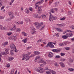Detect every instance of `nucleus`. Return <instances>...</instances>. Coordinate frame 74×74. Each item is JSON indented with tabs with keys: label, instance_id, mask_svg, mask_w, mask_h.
Here are the masks:
<instances>
[{
	"label": "nucleus",
	"instance_id": "f03ea898",
	"mask_svg": "<svg viewBox=\"0 0 74 74\" xmlns=\"http://www.w3.org/2000/svg\"><path fill=\"white\" fill-rule=\"evenodd\" d=\"M26 59V61L28 60L29 59V56H27V55L25 54H24L23 55L22 60Z\"/></svg>",
	"mask_w": 74,
	"mask_h": 74
},
{
	"label": "nucleus",
	"instance_id": "20e7f679",
	"mask_svg": "<svg viewBox=\"0 0 74 74\" xmlns=\"http://www.w3.org/2000/svg\"><path fill=\"white\" fill-rule=\"evenodd\" d=\"M36 71H38V72H39L40 73H44L45 71L44 69L40 67H38L36 69Z\"/></svg>",
	"mask_w": 74,
	"mask_h": 74
},
{
	"label": "nucleus",
	"instance_id": "0eeeda50",
	"mask_svg": "<svg viewBox=\"0 0 74 74\" xmlns=\"http://www.w3.org/2000/svg\"><path fill=\"white\" fill-rule=\"evenodd\" d=\"M49 46L50 48H53L54 47V45H53L52 44V43L50 42V43H48L47 44V46L48 47Z\"/></svg>",
	"mask_w": 74,
	"mask_h": 74
},
{
	"label": "nucleus",
	"instance_id": "b1692460",
	"mask_svg": "<svg viewBox=\"0 0 74 74\" xmlns=\"http://www.w3.org/2000/svg\"><path fill=\"white\" fill-rule=\"evenodd\" d=\"M43 19H45V17H46V15L45 14H42L41 15Z\"/></svg>",
	"mask_w": 74,
	"mask_h": 74
},
{
	"label": "nucleus",
	"instance_id": "052dcab7",
	"mask_svg": "<svg viewBox=\"0 0 74 74\" xmlns=\"http://www.w3.org/2000/svg\"><path fill=\"white\" fill-rule=\"evenodd\" d=\"M31 54V52H29L26 55H28V56L30 55Z\"/></svg>",
	"mask_w": 74,
	"mask_h": 74
},
{
	"label": "nucleus",
	"instance_id": "c85d7f7f",
	"mask_svg": "<svg viewBox=\"0 0 74 74\" xmlns=\"http://www.w3.org/2000/svg\"><path fill=\"white\" fill-rule=\"evenodd\" d=\"M42 12V10H38V12L39 14H41Z\"/></svg>",
	"mask_w": 74,
	"mask_h": 74
},
{
	"label": "nucleus",
	"instance_id": "bb28decb",
	"mask_svg": "<svg viewBox=\"0 0 74 74\" xmlns=\"http://www.w3.org/2000/svg\"><path fill=\"white\" fill-rule=\"evenodd\" d=\"M23 35H24L25 36H27V34L25 32H22L21 33Z\"/></svg>",
	"mask_w": 74,
	"mask_h": 74
},
{
	"label": "nucleus",
	"instance_id": "9d476101",
	"mask_svg": "<svg viewBox=\"0 0 74 74\" xmlns=\"http://www.w3.org/2000/svg\"><path fill=\"white\" fill-rule=\"evenodd\" d=\"M42 8V6H41L40 7L38 5H36L35 8L36 9H38V10H41V8Z\"/></svg>",
	"mask_w": 74,
	"mask_h": 74
},
{
	"label": "nucleus",
	"instance_id": "ea45409f",
	"mask_svg": "<svg viewBox=\"0 0 74 74\" xmlns=\"http://www.w3.org/2000/svg\"><path fill=\"white\" fill-rule=\"evenodd\" d=\"M25 12L27 14H29V11L28 10H25Z\"/></svg>",
	"mask_w": 74,
	"mask_h": 74
},
{
	"label": "nucleus",
	"instance_id": "9b49d317",
	"mask_svg": "<svg viewBox=\"0 0 74 74\" xmlns=\"http://www.w3.org/2000/svg\"><path fill=\"white\" fill-rule=\"evenodd\" d=\"M15 51V49H12L10 51V54L11 55H13L14 54V52Z\"/></svg>",
	"mask_w": 74,
	"mask_h": 74
},
{
	"label": "nucleus",
	"instance_id": "a878e982",
	"mask_svg": "<svg viewBox=\"0 0 74 74\" xmlns=\"http://www.w3.org/2000/svg\"><path fill=\"white\" fill-rule=\"evenodd\" d=\"M7 45H8V42H6L3 43L2 44L3 46H5Z\"/></svg>",
	"mask_w": 74,
	"mask_h": 74
},
{
	"label": "nucleus",
	"instance_id": "6e6d98bb",
	"mask_svg": "<svg viewBox=\"0 0 74 74\" xmlns=\"http://www.w3.org/2000/svg\"><path fill=\"white\" fill-rule=\"evenodd\" d=\"M73 29H74V26L72 25L71 26H70V28H72Z\"/></svg>",
	"mask_w": 74,
	"mask_h": 74
},
{
	"label": "nucleus",
	"instance_id": "412c9836",
	"mask_svg": "<svg viewBox=\"0 0 74 74\" xmlns=\"http://www.w3.org/2000/svg\"><path fill=\"white\" fill-rule=\"evenodd\" d=\"M59 64H60L61 66L62 67H65V65H64V64L62 62H60L59 63Z\"/></svg>",
	"mask_w": 74,
	"mask_h": 74
},
{
	"label": "nucleus",
	"instance_id": "864d4df0",
	"mask_svg": "<svg viewBox=\"0 0 74 74\" xmlns=\"http://www.w3.org/2000/svg\"><path fill=\"white\" fill-rule=\"evenodd\" d=\"M54 65L55 66H57V67H58L59 66V65L57 63H55L54 64Z\"/></svg>",
	"mask_w": 74,
	"mask_h": 74
},
{
	"label": "nucleus",
	"instance_id": "6e6552de",
	"mask_svg": "<svg viewBox=\"0 0 74 74\" xmlns=\"http://www.w3.org/2000/svg\"><path fill=\"white\" fill-rule=\"evenodd\" d=\"M25 20L26 23H29L30 22V19L28 18H25Z\"/></svg>",
	"mask_w": 74,
	"mask_h": 74
},
{
	"label": "nucleus",
	"instance_id": "c9c22d12",
	"mask_svg": "<svg viewBox=\"0 0 74 74\" xmlns=\"http://www.w3.org/2000/svg\"><path fill=\"white\" fill-rule=\"evenodd\" d=\"M7 53L6 52H1V54L2 55H7Z\"/></svg>",
	"mask_w": 74,
	"mask_h": 74
},
{
	"label": "nucleus",
	"instance_id": "f257e3e1",
	"mask_svg": "<svg viewBox=\"0 0 74 74\" xmlns=\"http://www.w3.org/2000/svg\"><path fill=\"white\" fill-rule=\"evenodd\" d=\"M50 12H49V14L50 15V16L49 21H52L53 20H56L57 19H58V17L56 16L55 17L53 16H52V14H51V12H52V13H54L55 10H50Z\"/></svg>",
	"mask_w": 74,
	"mask_h": 74
},
{
	"label": "nucleus",
	"instance_id": "49530a36",
	"mask_svg": "<svg viewBox=\"0 0 74 74\" xmlns=\"http://www.w3.org/2000/svg\"><path fill=\"white\" fill-rule=\"evenodd\" d=\"M68 15H70L72 14L71 12V11L68 12Z\"/></svg>",
	"mask_w": 74,
	"mask_h": 74
},
{
	"label": "nucleus",
	"instance_id": "aec40b11",
	"mask_svg": "<svg viewBox=\"0 0 74 74\" xmlns=\"http://www.w3.org/2000/svg\"><path fill=\"white\" fill-rule=\"evenodd\" d=\"M43 61L44 60H43V59L42 58H41L38 61V63H43Z\"/></svg>",
	"mask_w": 74,
	"mask_h": 74
},
{
	"label": "nucleus",
	"instance_id": "0e129e2a",
	"mask_svg": "<svg viewBox=\"0 0 74 74\" xmlns=\"http://www.w3.org/2000/svg\"><path fill=\"white\" fill-rule=\"evenodd\" d=\"M46 73L47 74H50L51 73L49 71L46 72Z\"/></svg>",
	"mask_w": 74,
	"mask_h": 74
},
{
	"label": "nucleus",
	"instance_id": "680f3d73",
	"mask_svg": "<svg viewBox=\"0 0 74 74\" xmlns=\"http://www.w3.org/2000/svg\"><path fill=\"white\" fill-rule=\"evenodd\" d=\"M39 24L41 26V25H43V23L42 22L41 23H40Z\"/></svg>",
	"mask_w": 74,
	"mask_h": 74
},
{
	"label": "nucleus",
	"instance_id": "09e8293b",
	"mask_svg": "<svg viewBox=\"0 0 74 74\" xmlns=\"http://www.w3.org/2000/svg\"><path fill=\"white\" fill-rule=\"evenodd\" d=\"M59 45L60 46H64V44H63V43H60Z\"/></svg>",
	"mask_w": 74,
	"mask_h": 74
},
{
	"label": "nucleus",
	"instance_id": "7ed1b4c3",
	"mask_svg": "<svg viewBox=\"0 0 74 74\" xmlns=\"http://www.w3.org/2000/svg\"><path fill=\"white\" fill-rule=\"evenodd\" d=\"M8 15L11 18H10V19L9 20V21H11V19L14 18V14L12 12H9L8 13Z\"/></svg>",
	"mask_w": 74,
	"mask_h": 74
},
{
	"label": "nucleus",
	"instance_id": "f704fd0d",
	"mask_svg": "<svg viewBox=\"0 0 74 74\" xmlns=\"http://www.w3.org/2000/svg\"><path fill=\"white\" fill-rule=\"evenodd\" d=\"M43 41L42 39H40L37 42L38 43V42H41Z\"/></svg>",
	"mask_w": 74,
	"mask_h": 74
},
{
	"label": "nucleus",
	"instance_id": "5fc2aeb1",
	"mask_svg": "<svg viewBox=\"0 0 74 74\" xmlns=\"http://www.w3.org/2000/svg\"><path fill=\"white\" fill-rule=\"evenodd\" d=\"M65 49L67 51H68L69 50V49H70V48H69V47H65Z\"/></svg>",
	"mask_w": 74,
	"mask_h": 74
},
{
	"label": "nucleus",
	"instance_id": "a211bd4d",
	"mask_svg": "<svg viewBox=\"0 0 74 74\" xmlns=\"http://www.w3.org/2000/svg\"><path fill=\"white\" fill-rule=\"evenodd\" d=\"M40 56H37L36 58L35 59V62H36L37 61V59H40Z\"/></svg>",
	"mask_w": 74,
	"mask_h": 74
},
{
	"label": "nucleus",
	"instance_id": "de8ad7c7",
	"mask_svg": "<svg viewBox=\"0 0 74 74\" xmlns=\"http://www.w3.org/2000/svg\"><path fill=\"white\" fill-rule=\"evenodd\" d=\"M34 56H35V54H31V56H29V58H31V57H32L33 58V57H34Z\"/></svg>",
	"mask_w": 74,
	"mask_h": 74
},
{
	"label": "nucleus",
	"instance_id": "6ab92c4d",
	"mask_svg": "<svg viewBox=\"0 0 74 74\" xmlns=\"http://www.w3.org/2000/svg\"><path fill=\"white\" fill-rule=\"evenodd\" d=\"M70 32L71 33L72 32V31H70L69 30H66L63 32V34H65V33H67V32Z\"/></svg>",
	"mask_w": 74,
	"mask_h": 74
},
{
	"label": "nucleus",
	"instance_id": "cd10ccee",
	"mask_svg": "<svg viewBox=\"0 0 74 74\" xmlns=\"http://www.w3.org/2000/svg\"><path fill=\"white\" fill-rule=\"evenodd\" d=\"M22 41H23L24 43H26V42H27V38H26L25 39H23L22 40Z\"/></svg>",
	"mask_w": 74,
	"mask_h": 74
},
{
	"label": "nucleus",
	"instance_id": "603ef678",
	"mask_svg": "<svg viewBox=\"0 0 74 74\" xmlns=\"http://www.w3.org/2000/svg\"><path fill=\"white\" fill-rule=\"evenodd\" d=\"M4 18V17H3L2 16H0V19H3Z\"/></svg>",
	"mask_w": 74,
	"mask_h": 74
},
{
	"label": "nucleus",
	"instance_id": "c03bdc74",
	"mask_svg": "<svg viewBox=\"0 0 74 74\" xmlns=\"http://www.w3.org/2000/svg\"><path fill=\"white\" fill-rule=\"evenodd\" d=\"M65 19V18L64 17H63L62 18H60V21H64Z\"/></svg>",
	"mask_w": 74,
	"mask_h": 74
},
{
	"label": "nucleus",
	"instance_id": "7c9ffc66",
	"mask_svg": "<svg viewBox=\"0 0 74 74\" xmlns=\"http://www.w3.org/2000/svg\"><path fill=\"white\" fill-rule=\"evenodd\" d=\"M33 16L36 18H38V14H35L33 15Z\"/></svg>",
	"mask_w": 74,
	"mask_h": 74
},
{
	"label": "nucleus",
	"instance_id": "a19ab883",
	"mask_svg": "<svg viewBox=\"0 0 74 74\" xmlns=\"http://www.w3.org/2000/svg\"><path fill=\"white\" fill-rule=\"evenodd\" d=\"M69 61L71 63H72L73 62V61H74V60L72 59H69Z\"/></svg>",
	"mask_w": 74,
	"mask_h": 74
},
{
	"label": "nucleus",
	"instance_id": "e2e57ef3",
	"mask_svg": "<svg viewBox=\"0 0 74 74\" xmlns=\"http://www.w3.org/2000/svg\"><path fill=\"white\" fill-rule=\"evenodd\" d=\"M43 63L44 64H47V63H46V62H45V61H43Z\"/></svg>",
	"mask_w": 74,
	"mask_h": 74
},
{
	"label": "nucleus",
	"instance_id": "5701e85b",
	"mask_svg": "<svg viewBox=\"0 0 74 74\" xmlns=\"http://www.w3.org/2000/svg\"><path fill=\"white\" fill-rule=\"evenodd\" d=\"M5 51H6V52L7 53H9V49L8 48H6L5 49Z\"/></svg>",
	"mask_w": 74,
	"mask_h": 74
},
{
	"label": "nucleus",
	"instance_id": "4c0bfd02",
	"mask_svg": "<svg viewBox=\"0 0 74 74\" xmlns=\"http://www.w3.org/2000/svg\"><path fill=\"white\" fill-rule=\"evenodd\" d=\"M58 2H56L55 3V6L56 7H57L58 6Z\"/></svg>",
	"mask_w": 74,
	"mask_h": 74
},
{
	"label": "nucleus",
	"instance_id": "423d86ee",
	"mask_svg": "<svg viewBox=\"0 0 74 74\" xmlns=\"http://www.w3.org/2000/svg\"><path fill=\"white\" fill-rule=\"evenodd\" d=\"M35 25V26L37 28V29H40V27H41V26L40 25L39 23L36 22L34 23Z\"/></svg>",
	"mask_w": 74,
	"mask_h": 74
},
{
	"label": "nucleus",
	"instance_id": "39448f33",
	"mask_svg": "<svg viewBox=\"0 0 74 74\" xmlns=\"http://www.w3.org/2000/svg\"><path fill=\"white\" fill-rule=\"evenodd\" d=\"M10 48H12V49H14L15 50V52H18L17 50H16V49L15 46V45H14L13 43H11L10 44Z\"/></svg>",
	"mask_w": 74,
	"mask_h": 74
},
{
	"label": "nucleus",
	"instance_id": "4d7b16f0",
	"mask_svg": "<svg viewBox=\"0 0 74 74\" xmlns=\"http://www.w3.org/2000/svg\"><path fill=\"white\" fill-rule=\"evenodd\" d=\"M1 11L2 12H4L5 11V10H1Z\"/></svg>",
	"mask_w": 74,
	"mask_h": 74
},
{
	"label": "nucleus",
	"instance_id": "8fccbe9b",
	"mask_svg": "<svg viewBox=\"0 0 74 74\" xmlns=\"http://www.w3.org/2000/svg\"><path fill=\"white\" fill-rule=\"evenodd\" d=\"M60 55L62 56H64V55H65V54L64 53H60Z\"/></svg>",
	"mask_w": 74,
	"mask_h": 74
},
{
	"label": "nucleus",
	"instance_id": "473e14b6",
	"mask_svg": "<svg viewBox=\"0 0 74 74\" xmlns=\"http://www.w3.org/2000/svg\"><path fill=\"white\" fill-rule=\"evenodd\" d=\"M0 29L1 30H4L5 28L3 27L1 25H0Z\"/></svg>",
	"mask_w": 74,
	"mask_h": 74
},
{
	"label": "nucleus",
	"instance_id": "393cba45",
	"mask_svg": "<svg viewBox=\"0 0 74 74\" xmlns=\"http://www.w3.org/2000/svg\"><path fill=\"white\" fill-rule=\"evenodd\" d=\"M55 36H56V37H58L59 36V33H57V34H55V35H53V37H55Z\"/></svg>",
	"mask_w": 74,
	"mask_h": 74
},
{
	"label": "nucleus",
	"instance_id": "e433bc0d",
	"mask_svg": "<svg viewBox=\"0 0 74 74\" xmlns=\"http://www.w3.org/2000/svg\"><path fill=\"white\" fill-rule=\"evenodd\" d=\"M13 40H16L17 39V37L16 36H14L12 38Z\"/></svg>",
	"mask_w": 74,
	"mask_h": 74
},
{
	"label": "nucleus",
	"instance_id": "f8f14e48",
	"mask_svg": "<svg viewBox=\"0 0 74 74\" xmlns=\"http://www.w3.org/2000/svg\"><path fill=\"white\" fill-rule=\"evenodd\" d=\"M52 51L53 52H56V53H58V52H59L60 51V50L58 49H53L52 50Z\"/></svg>",
	"mask_w": 74,
	"mask_h": 74
},
{
	"label": "nucleus",
	"instance_id": "774afa93",
	"mask_svg": "<svg viewBox=\"0 0 74 74\" xmlns=\"http://www.w3.org/2000/svg\"><path fill=\"white\" fill-rule=\"evenodd\" d=\"M63 44H64L65 45H67V43L66 42H63Z\"/></svg>",
	"mask_w": 74,
	"mask_h": 74
},
{
	"label": "nucleus",
	"instance_id": "58836bf2",
	"mask_svg": "<svg viewBox=\"0 0 74 74\" xmlns=\"http://www.w3.org/2000/svg\"><path fill=\"white\" fill-rule=\"evenodd\" d=\"M13 28L14 30H16V25H14V27Z\"/></svg>",
	"mask_w": 74,
	"mask_h": 74
},
{
	"label": "nucleus",
	"instance_id": "4468645a",
	"mask_svg": "<svg viewBox=\"0 0 74 74\" xmlns=\"http://www.w3.org/2000/svg\"><path fill=\"white\" fill-rule=\"evenodd\" d=\"M14 59V57H10L8 58V61H11Z\"/></svg>",
	"mask_w": 74,
	"mask_h": 74
},
{
	"label": "nucleus",
	"instance_id": "a18cd8bd",
	"mask_svg": "<svg viewBox=\"0 0 74 74\" xmlns=\"http://www.w3.org/2000/svg\"><path fill=\"white\" fill-rule=\"evenodd\" d=\"M51 73L52 74H56V72H55V71H52Z\"/></svg>",
	"mask_w": 74,
	"mask_h": 74
},
{
	"label": "nucleus",
	"instance_id": "bf43d9fd",
	"mask_svg": "<svg viewBox=\"0 0 74 74\" xmlns=\"http://www.w3.org/2000/svg\"><path fill=\"white\" fill-rule=\"evenodd\" d=\"M60 56H56V58H59Z\"/></svg>",
	"mask_w": 74,
	"mask_h": 74
},
{
	"label": "nucleus",
	"instance_id": "ddd939ff",
	"mask_svg": "<svg viewBox=\"0 0 74 74\" xmlns=\"http://www.w3.org/2000/svg\"><path fill=\"white\" fill-rule=\"evenodd\" d=\"M53 53L51 52H50L49 53V55H48V56L49 58H52V57H53Z\"/></svg>",
	"mask_w": 74,
	"mask_h": 74
},
{
	"label": "nucleus",
	"instance_id": "2f4dec72",
	"mask_svg": "<svg viewBox=\"0 0 74 74\" xmlns=\"http://www.w3.org/2000/svg\"><path fill=\"white\" fill-rule=\"evenodd\" d=\"M16 32H21V29L20 28H18L16 29Z\"/></svg>",
	"mask_w": 74,
	"mask_h": 74
},
{
	"label": "nucleus",
	"instance_id": "dca6fc26",
	"mask_svg": "<svg viewBox=\"0 0 74 74\" xmlns=\"http://www.w3.org/2000/svg\"><path fill=\"white\" fill-rule=\"evenodd\" d=\"M57 25H58L60 27H63L65 26V24H57Z\"/></svg>",
	"mask_w": 74,
	"mask_h": 74
},
{
	"label": "nucleus",
	"instance_id": "2eb2a0df",
	"mask_svg": "<svg viewBox=\"0 0 74 74\" xmlns=\"http://www.w3.org/2000/svg\"><path fill=\"white\" fill-rule=\"evenodd\" d=\"M34 53L35 55H40V52H39L38 51H34Z\"/></svg>",
	"mask_w": 74,
	"mask_h": 74
},
{
	"label": "nucleus",
	"instance_id": "13d9d810",
	"mask_svg": "<svg viewBox=\"0 0 74 74\" xmlns=\"http://www.w3.org/2000/svg\"><path fill=\"white\" fill-rule=\"evenodd\" d=\"M40 67H44V65L42 64H41L40 66Z\"/></svg>",
	"mask_w": 74,
	"mask_h": 74
},
{
	"label": "nucleus",
	"instance_id": "72a5a7b5",
	"mask_svg": "<svg viewBox=\"0 0 74 74\" xmlns=\"http://www.w3.org/2000/svg\"><path fill=\"white\" fill-rule=\"evenodd\" d=\"M60 60L61 61V62H65V61H66V59L64 58H62L60 59Z\"/></svg>",
	"mask_w": 74,
	"mask_h": 74
},
{
	"label": "nucleus",
	"instance_id": "4be33fe9",
	"mask_svg": "<svg viewBox=\"0 0 74 74\" xmlns=\"http://www.w3.org/2000/svg\"><path fill=\"white\" fill-rule=\"evenodd\" d=\"M36 33V29L34 28H33L32 29V34H34Z\"/></svg>",
	"mask_w": 74,
	"mask_h": 74
},
{
	"label": "nucleus",
	"instance_id": "338daca9",
	"mask_svg": "<svg viewBox=\"0 0 74 74\" xmlns=\"http://www.w3.org/2000/svg\"><path fill=\"white\" fill-rule=\"evenodd\" d=\"M5 7V6H2L1 8V10H3V9H4V8Z\"/></svg>",
	"mask_w": 74,
	"mask_h": 74
},
{
	"label": "nucleus",
	"instance_id": "1a4fd4ad",
	"mask_svg": "<svg viewBox=\"0 0 74 74\" xmlns=\"http://www.w3.org/2000/svg\"><path fill=\"white\" fill-rule=\"evenodd\" d=\"M66 36H67V37H72L73 36V34L72 33H66Z\"/></svg>",
	"mask_w": 74,
	"mask_h": 74
},
{
	"label": "nucleus",
	"instance_id": "79ce46f5",
	"mask_svg": "<svg viewBox=\"0 0 74 74\" xmlns=\"http://www.w3.org/2000/svg\"><path fill=\"white\" fill-rule=\"evenodd\" d=\"M14 70L12 69L11 70L10 74H13L14 73Z\"/></svg>",
	"mask_w": 74,
	"mask_h": 74
},
{
	"label": "nucleus",
	"instance_id": "c756f323",
	"mask_svg": "<svg viewBox=\"0 0 74 74\" xmlns=\"http://www.w3.org/2000/svg\"><path fill=\"white\" fill-rule=\"evenodd\" d=\"M67 37H68L66 35H66L63 36L62 37V38L63 39H66V38H67Z\"/></svg>",
	"mask_w": 74,
	"mask_h": 74
},
{
	"label": "nucleus",
	"instance_id": "3c124183",
	"mask_svg": "<svg viewBox=\"0 0 74 74\" xmlns=\"http://www.w3.org/2000/svg\"><path fill=\"white\" fill-rule=\"evenodd\" d=\"M12 34V33L11 32H9L7 34V35L8 36H10V35H11V34Z\"/></svg>",
	"mask_w": 74,
	"mask_h": 74
},
{
	"label": "nucleus",
	"instance_id": "f3484780",
	"mask_svg": "<svg viewBox=\"0 0 74 74\" xmlns=\"http://www.w3.org/2000/svg\"><path fill=\"white\" fill-rule=\"evenodd\" d=\"M56 29L58 32H63V31L60 28H56Z\"/></svg>",
	"mask_w": 74,
	"mask_h": 74
},
{
	"label": "nucleus",
	"instance_id": "69168bd1",
	"mask_svg": "<svg viewBox=\"0 0 74 74\" xmlns=\"http://www.w3.org/2000/svg\"><path fill=\"white\" fill-rule=\"evenodd\" d=\"M32 48V47H27V49H30V48Z\"/></svg>",
	"mask_w": 74,
	"mask_h": 74
},
{
	"label": "nucleus",
	"instance_id": "37998d69",
	"mask_svg": "<svg viewBox=\"0 0 74 74\" xmlns=\"http://www.w3.org/2000/svg\"><path fill=\"white\" fill-rule=\"evenodd\" d=\"M69 70L71 71H74V69H73L72 68H69Z\"/></svg>",
	"mask_w": 74,
	"mask_h": 74
}]
</instances>
